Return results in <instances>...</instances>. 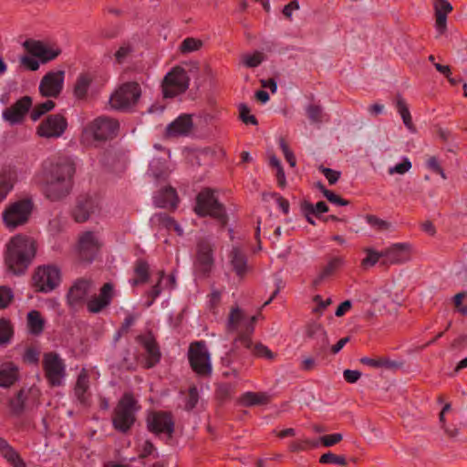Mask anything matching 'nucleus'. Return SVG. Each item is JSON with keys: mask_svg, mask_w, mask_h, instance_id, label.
Segmentation results:
<instances>
[{"mask_svg": "<svg viewBox=\"0 0 467 467\" xmlns=\"http://www.w3.org/2000/svg\"><path fill=\"white\" fill-rule=\"evenodd\" d=\"M249 349L252 351L253 355L257 358H265L270 360L275 358V354L262 343L252 344Z\"/></svg>", "mask_w": 467, "mask_h": 467, "instance_id": "nucleus-54", "label": "nucleus"}, {"mask_svg": "<svg viewBox=\"0 0 467 467\" xmlns=\"http://www.w3.org/2000/svg\"><path fill=\"white\" fill-rule=\"evenodd\" d=\"M36 292H48L57 288L61 282L60 270L55 265L39 266L32 277Z\"/></svg>", "mask_w": 467, "mask_h": 467, "instance_id": "nucleus-9", "label": "nucleus"}, {"mask_svg": "<svg viewBox=\"0 0 467 467\" xmlns=\"http://www.w3.org/2000/svg\"><path fill=\"white\" fill-rule=\"evenodd\" d=\"M198 400H199L198 389H197V388L195 386H192L189 389L187 401H186V404H185L186 410H192L193 408H195V406L198 403Z\"/></svg>", "mask_w": 467, "mask_h": 467, "instance_id": "nucleus-59", "label": "nucleus"}, {"mask_svg": "<svg viewBox=\"0 0 467 467\" xmlns=\"http://www.w3.org/2000/svg\"><path fill=\"white\" fill-rule=\"evenodd\" d=\"M451 274L457 284H467V264L461 261L454 263Z\"/></svg>", "mask_w": 467, "mask_h": 467, "instance_id": "nucleus-41", "label": "nucleus"}, {"mask_svg": "<svg viewBox=\"0 0 467 467\" xmlns=\"http://www.w3.org/2000/svg\"><path fill=\"white\" fill-rule=\"evenodd\" d=\"M18 379V368L11 362L0 366V387L9 388Z\"/></svg>", "mask_w": 467, "mask_h": 467, "instance_id": "nucleus-30", "label": "nucleus"}, {"mask_svg": "<svg viewBox=\"0 0 467 467\" xmlns=\"http://www.w3.org/2000/svg\"><path fill=\"white\" fill-rule=\"evenodd\" d=\"M302 210L305 215L314 214L319 215L328 211V207L325 202H318L316 205L309 202H304Z\"/></svg>", "mask_w": 467, "mask_h": 467, "instance_id": "nucleus-49", "label": "nucleus"}, {"mask_svg": "<svg viewBox=\"0 0 467 467\" xmlns=\"http://www.w3.org/2000/svg\"><path fill=\"white\" fill-rule=\"evenodd\" d=\"M316 343L314 346V353L317 358H325L327 357V349L329 347V339L326 331H322L318 334V337H315Z\"/></svg>", "mask_w": 467, "mask_h": 467, "instance_id": "nucleus-37", "label": "nucleus"}, {"mask_svg": "<svg viewBox=\"0 0 467 467\" xmlns=\"http://www.w3.org/2000/svg\"><path fill=\"white\" fill-rule=\"evenodd\" d=\"M54 107L55 102L50 99L36 105L31 112V119L35 121L37 120L42 115L53 109Z\"/></svg>", "mask_w": 467, "mask_h": 467, "instance_id": "nucleus-53", "label": "nucleus"}, {"mask_svg": "<svg viewBox=\"0 0 467 467\" xmlns=\"http://www.w3.org/2000/svg\"><path fill=\"white\" fill-rule=\"evenodd\" d=\"M342 440L343 435L341 433H333L320 437L319 441H317L318 443L320 442L325 447H331L340 442Z\"/></svg>", "mask_w": 467, "mask_h": 467, "instance_id": "nucleus-58", "label": "nucleus"}, {"mask_svg": "<svg viewBox=\"0 0 467 467\" xmlns=\"http://www.w3.org/2000/svg\"><path fill=\"white\" fill-rule=\"evenodd\" d=\"M149 276V265L143 260H138L134 267V277L130 280L132 287L145 283Z\"/></svg>", "mask_w": 467, "mask_h": 467, "instance_id": "nucleus-33", "label": "nucleus"}, {"mask_svg": "<svg viewBox=\"0 0 467 467\" xmlns=\"http://www.w3.org/2000/svg\"><path fill=\"white\" fill-rule=\"evenodd\" d=\"M100 247V240L94 232H85L78 239V251L79 258L84 262H92Z\"/></svg>", "mask_w": 467, "mask_h": 467, "instance_id": "nucleus-16", "label": "nucleus"}, {"mask_svg": "<svg viewBox=\"0 0 467 467\" xmlns=\"http://www.w3.org/2000/svg\"><path fill=\"white\" fill-rule=\"evenodd\" d=\"M244 319V313L236 305L231 308L228 316L226 329L228 332H234L238 329L239 325Z\"/></svg>", "mask_w": 467, "mask_h": 467, "instance_id": "nucleus-36", "label": "nucleus"}, {"mask_svg": "<svg viewBox=\"0 0 467 467\" xmlns=\"http://www.w3.org/2000/svg\"><path fill=\"white\" fill-rule=\"evenodd\" d=\"M119 130L117 120L109 117H99L94 119L86 131L90 133L97 140H106L114 138Z\"/></svg>", "mask_w": 467, "mask_h": 467, "instance_id": "nucleus-13", "label": "nucleus"}, {"mask_svg": "<svg viewBox=\"0 0 467 467\" xmlns=\"http://www.w3.org/2000/svg\"><path fill=\"white\" fill-rule=\"evenodd\" d=\"M192 127V121L191 116L181 115L167 127L166 134L169 137L187 135Z\"/></svg>", "mask_w": 467, "mask_h": 467, "instance_id": "nucleus-27", "label": "nucleus"}, {"mask_svg": "<svg viewBox=\"0 0 467 467\" xmlns=\"http://www.w3.org/2000/svg\"><path fill=\"white\" fill-rule=\"evenodd\" d=\"M141 89L136 82H127L119 86L110 96L109 103L116 109H129L138 102Z\"/></svg>", "mask_w": 467, "mask_h": 467, "instance_id": "nucleus-6", "label": "nucleus"}, {"mask_svg": "<svg viewBox=\"0 0 467 467\" xmlns=\"http://www.w3.org/2000/svg\"><path fill=\"white\" fill-rule=\"evenodd\" d=\"M174 426L172 414L169 411H153L147 418L148 430L155 434L166 433L171 438Z\"/></svg>", "mask_w": 467, "mask_h": 467, "instance_id": "nucleus-14", "label": "nucleus"}, {"mask_svg": "<svg viewBox=\"0 0 467 467\" xmlns=\"http://www.w3.org/2000/svg\"><path fill=\"white\" fill-rule=\"evenodd\" d=\"M202 47V41L193 37H186L180 46V51L187 54L199 50Z\"/></svg>", "mask_w": 467, "mask_h": 467, "instance_id": "nucleus-50", "label": "nucleus"}, {"mask_svg": "<svg viewBox=\"0 0 467 467\" xmlns=\"http://www.w3.org/2000/svg\"><path fill=\"white\" fill-rule=\"evenodd\" d=\"M39 392L35 389H21L14 398L10 399L8 407L14 416L22 415L26 410L38 405Z\"/></svg>", "mask_w": 467, "mask_h": 467, "instance_id": "nucleus-12", "label": "nucleus"}, {"mask_svg": "<svg viewBox=\"0 0 467 467\" xmlns=\"http://www.w3.org/2000/svg\"><path fill=\"white\" fill-rule=\"evenodd\" d=\"M451 274L457 284H467V264L461 261L454 263Z\"/></svg>", "mask_w": 467, "mask_h": 467, "instance_id": "nucleus-42", "label": "nucleus"}, {"mask_svg": "<svg viewBox=\"0 0 467 467\" xmlns=\"http://www.w3.org/2000/svg\"><path fill=\"white\" fill-rule=\"evenodd\" d=\"M65 72L63 70L50 71L40 81L39 91L43 97L57 98L64 87Z\"/></svg>", "mask_w": 467, "mask_h": 467, "instance_id": "nucleus-15", "label": "nucleus"}, {"mask_svg": "<svg viewBox=\"0 0 467 467\" xmlns=\"http://www.w3.org/2000/svg\"><path fill=\"white\" fill-rule=\"evenodd\" d=\"M213 247L214 245L207 239L198 243L197 254L193 264L194 275L197 277L207 276L213 267Z\"/></svg>", "mask_w": 467, "mask_h": 467, "instance_id": "nucleus-10", "label": "nucleus"}, {"mask_svg": "<svg viewBox=\"0 0 467 467\" xmlns=\"http://www.w3.org/2000/svg\"><path fill=\"white\" fill-rule=\"evenodd\" d=\"M451 274L457 284H467V264L461 261L454 263Z\"/></svg>", "mask_w": 467, "mask_h": 467, "instance_id": "nucleus-43", "label": "nucleus"}, {"mask_svg": "<svg viewBox=\"0 0 467 467\" xmlns=\"http://www.w3.org/2000/svg\"><path fill=\"white\" fill-rule=\"evenodd\" d=\"M74 173V164L67 157L45 162L40 182L47 198L53 202L65 198L71 191Z\"/></svg>", "mask_w": 467, "mask_h": 467, "instance_id": "nucleus-1", "label": "nucleus"}, {"mask_svg": "<svg viewBox=\"0 0 467 467\" xmlns=\"http://www.w3.org/2000/svg\"><path fill=\"white\" fill-rule=\"evenodd\" d=\"M154 202L159 207L175 208L178 202V196L172 187H164L154 196Z\"/></svg>", "mask_w": 467, "mask_h": 467, "instance_id": "nucleus-28", "label": "nucleus"}, {"mask_svg": "<svg viewBox=\"0 0 467 467\" xmlns=\"http://www.w3.org/2000/svg\"><path fill=\"white\" fill-rule=\"evenodd\" d=\"M149 172L156 179H165L168 175V169L165 161L161 159H153L150 163Z\"/></svg>", "mask_w": 467, "mask_h": 467, "instance_id": "nucleus-38", "label": "nucleus"}, {"mask_svg": "<svg viewBox=\"0 0 467 467\" xmlns=\"http://www.w3.org/2000/svg\"><path fill=\"white\" fill-rule=\"evenodd\" d=\"M265 60V55L262 52L255 51L253 54H243L241 56L242 64L250 68L258 67Z\"/></svg>", "mask_w": 467, "mask_h": 467, "instance_id": "nucleus-45", "label": "nucleus"}, {"mask_svg": "<svg viewBox=\"0 0 467 467\" xmlns=\"http://www.w3.org/2000/svg\"><path fill=\"white\" fill-rule=\"evenodd\" d=\"M136 339L143 346L148 354L147 367L152 368L160 361L161 356L155 337L151 332H149L146 335L138 336Z\"/></svg>", "mask_w": 467, "mask_h": 467, "instance_id": "nucleus-22", "label": "nucleus"}, {"mask_svg": "<svg viewBox=\"0 0 467 467\" xmlns=\"http://www.w3.org/2000/svg\"><path fill=\"white\" fill-rule=\"evenodd\" d=\"M319 462L323 464L334 463L341 466L347 465V460L344 456L337 455L330 451L321 455V457L319 458Z\"/></svg>", "mask_w": 467, "mask_h": 467, "instance_id": "nucleus-55", "label": "nucleus"}, {"mask_svg": "<svg viewBox=\"0 0 467 467\" xmlns=\"http://www.w3.org/2000/svg\"><path fill=\"white\" fill-rule=\"evenodd\" d=\"M382 265L403 263L409 256V245L401 243L394 244L389 248L382 251Z\"/></svg>", "mask_w": 467, "mask_h": 467, "instance_id": "nucleus-23", "label": "nucleus"}, {"mask_svg": "<svg viewBox=\"0 0 467 467\" xmlns=\"http://www.w3.org/2000/svg\"><path fill=\"white\" fill-rule=\"evenodd\" d=\"M140 408L133 394L125 392L113 410V428L120 433H128L136 421V413Z\"/></svg>", "mask_w": 467, "mask_h": 467, "instance_id": "nucleus-3", "label": "nucleus"}, {"mask_svg": "<svg viewBox=\"0 0 467 467\" xmlns=\"http://www.w3.org/2000/svg\"><path fill=\"white\" fill-rule=\"evenodd\" d=\"M275 294H273V296L267 301H265L264 303V305L259 309V312L256 315L251 317L249 321L245 324V327L238 333V335H237L238 339H241V345L244 348H251V347H252L251 336L253 335V333L254 331V325H255L256 321L258 320V318L260 317H262L261 309L263 307L268 306L275 298Z\"/></svg>", "mask_w": 467, "mask_h": 467, "instance_id": "nucleus-24", "label": "nucleus"}, {"mask_svg": "<svg viewBox=\"0 0 467 467\" xmlns=\"http://www.w3.org/2000/svg\"><path fill=\"white\" fill-rule=\"evenodd\" d=\"M45 320L37 310H32L27 314V328L30 334L38 336L44 331Z\"/></svg>", "mask_w": 467, "mask_h": 467, "instance_id": "nucleus-32", "label": "nucleus"}, {"mask_svg": "<svg viewBox=\"0 0 467 467\" xmlns=\"http://www.w3.org/2000/svg\"><path fill=\"white\" fill-rule=\"evenodd\" d=\"M90 83H91V78L86 74H81L78 78L76 85H75V89H74L75 95L78 99L85 98L88 93Z\"/></svg>", "mask_w": 467, "mask_h": 467, "instance_id": "nucleus-46", "label": "nucleus"}, {"mask_svg": "<svg viewBox=\"0 0 467 467\" xmlns=\"http://www.w3.org/2000/svg\"><path fill=\"white\" fill-rule=\"evenodd\" d=\"M395 106L402 118L404 125L410 130H413L414 127L412 124L410 113L409 111V109L407 108V105H406L404 99L400 96H397V98L395 99Z\"/></svg>", "mask_w": 467, "mask_h": 467, "instance_id": "nucleus-40", "label": "nucleus"}, {"mask_svg": "<svg viewBox=\"0 0 467 467\" xmlns=\"http://www.w3.org/2000/svg\"><path fill=\"white\" fill-rule=\"evenodd\" d=\"M367 256L362 260L361 266L364 269H367L370 266L376 265L380 259L383 260L382 252H376L372 249L367 248L366 250Z\"/></svg>", "mask_w": 467, "mask_h": 467, "instance_id": "nucleus-52", "label": "nucleus"}, {"mask_svg": "<svg viewBox=\"0 0 467 467\" xmlns=\"http://www.w3.org/2000/svg\"><path fill=\"white\" fill-rule=\"evenodd\" d=\"M14 336V327L7 318H0V346L7 345Z\"/></svg>", "mask_w": 467, "mask_h": 467, "instance_id": "nucleus-39", "label": "nucleus"}, {"mask_svg": "<svg viewBox=\"0 0 467 467\" xmlns=\"http://www.w3.org/2000/svg\"><path fill=\"white\" fill-rule=\"evenodd\" d=\"M16 178V171L12 169H5L0 172V202L13 189Z\"/></svg>", "mask_w": 467, "mask_h": 467, "instance_id": "nucleus-31", "label": "nucleus"}, {"mask_svg": "<svg viewBox=\"0 0 467 467\" xmlns=\"http://www.w3.org/2000/svg\"><path fill=\"white\" fill-rule=\"evenodd\" d=\"M368 223L379 232H389L393 230V226L389 222L381 220L374 215L367 216Z\"/></svg>", "mask_w": 467, "mask_h": 467, "instance_id": "nucleus-51", "label": "nucleus"}, {"mask_svg": "<svg viewBox=\"0 0 467 467\" xmlns=\"http://www.w3.org/2000/svg\"><path fill=\"white\" fill-rule=\"evenodd\" d=\"M96 287L92 280L88 277H79L74 281L68 292H88L95 290Z\"/></svg>", "mask_w": 467, "mask_h": 467, "instance_id": "nucleus-48", "label": "nucleus"}, {"mask_svg": "<svg viewBox=\"0 0 467 467\" xmlns=\"http://www.w3.org/2000/svg\"><path fill=\"white\" fill-rule=\"evenodd\" d=\"M344 259L339 256L331 257L327 264L322 268L316 278L313 279L314 288H317L322 283L328 280L343 265Z\"/></svg>", "mask_w": 467, "mask_h": 467, "instance_id": "nucleus-25", "label": "nucleus"}, {"mask_svg": "<svg viewBox=\"0 0 467 467\" xmlns=\"http://www.w3.org/2000/svg\"><path fill=\"white\" fill-rule=\"evenodd\" d=\"M67 128V120L58 114L50 115L37 127V133L44 138H58Z\"/></svg>", "mask_w": 467, "mask_h": 467, "instance_id": "nucleus-18", "label": "nucleus"}, {"mask_svg": "<svg viewBox=\"0 0 467 467\" xmlns=\"http://www.w3.org/2000/svg\"><path fill=\"white\" fill-rule=\"evenodd\" d=\"M112 294H99V296H93L87 302L88 310L91 313H99L104 307L109 305Z\"/></svg>", "mask_w": 467, "mask_h": 467, "instance_id": "nucleus-35", "label": "nucleus"}, {"mask_svg": "<svg viewBox=\"0 0 467 467\" xmlns=\"http://www.w3.org/2000/svg\"><path fill=\"white\" fill-rule=\"evenodd\" d=\"M239 113H240L241 119L245 124H253V125L257 124V120H256L255 117L254 115L250 114V109L247 106L241 105L239 108Z\"/></svg>", "mask_w": 467, "mask_h": 467, "instance_id": "nucleus-63", "label": "nucleus"}, {"mask_svg": "<svg viewBox=\"0 0 467 467\" xmlns=\"http://www.w3.org/2000/svg\"><path fill=\"white\" fill-rule=\"evenodd\" d=\"M306 115L312 123H321L323 121L322 109L317 105H308L306 108Z\"/></svg>", "mask_w": 467, "mask_h": 467, "instance_id": "nucleus-56", "label": "nucleus"}, {"mask_svg": "<svg viewBox=\"0 0 467 467\" xmlns=\"http://www.w3.org/2000/svg\"><path fill=\"white\" fill-rule=\"evenodd\" d=\"M411 169V162L409 158H404L402 162L396 164L393 167L389 168V174L392 175L394 173L398 174H405Z\"/></svg>", "mask_w": 467, "mask_h": 467, "instance_id": "nucleus-57", "label": "nucleus"}, {"mask_svg": "<svg viewBox=\"0 0 467 467\" xmlns=\"http://www.w3.org/2000/svg\"><path fill=\"white\" fill-rule=\"evenodd\" d=\"M190 78L184 68L174 67L164 77L161 88L164 98H174L189 88Z\"/></svg>", "mask_w": 467, "mask_h": 467, "instance_id": "nucleus-7", "label": "nucleus"}, {"mask_svg": "<svg viewBox=\"0 0 467 467\" xmlns=\"http://www.w3.org/2000/svg\"><path fill=\"white\" fill-rule=\"evenodd\" d=\"M88 376L83 369L78 377L74 389L76 397L82 404L87 402L88 398L86 396V392L88 391Z\"/></svg>", "mask_w": 467, "mask_h": 467, "instance_id": "nucleus-34", "label": "nucleus"}, {"mask_svg": "<svg viewBox=\"0 0 467 467\" xmlns=\"http://www.w3.org/2000/svg\"><path fill=\"white\" fill-rule=\"evenodd\" d=\"M239 344H241V339H238V337H236L233 341L232 348H230V350L227 351L224 354V356H223L221 358V365L223 368H242L244 357L239 350Z\"/></svg>", "mask_w": 467, "mask_h": 467, "instance_id": "nucleus-26", "label": "nucleus"}, {"mask_svg": "<svg viewBox=\"0 0 467 467\" xmlns=\"http://www.w3.org/2000/svg\"><path fill=\"white\" fill-rule=\"evenodd\" d=\"M33 210V202L29 199L18 200L9 204L3 213V219L9 229H15L26 223Z\"/></svg>", "mask_w": 467, "mask_h": 467, "instance_id": "nucleus-8", "label": "nucleus"}, {"mask_svg": "<svg viewBox=\"0 0 467 467\" xmlns=\"http://www.w3.org/2000/svg\"><path fill=\"white\" fill-rule=\"evenodd\" d=\"M467 294H455L452 297V303L456 310L462 316H467V306L463 305V300L466 298Z\"/></svg>", "mask_w": 467, "mask_h": 467, "instance_id": "nucleus-60", "label": "nucleus"}, {"mask_svg": "<svg viewBox=\"0 0 467 467\" xmlns=\"http://www.w3.org/2000/svg\"><path fill=\"white\" fill-rule=\"evenodd\" d=\"M194 211L200 216L209 215L214 218L221 226L227 224L228 217L225 209L210 189H204L198 193Z\"/></svg>", "mask_w": 467, "mask_h": 467, "instance_id": "nucleus-4", "label": "nucleus"}, {"mask_svg": "<svg viewBox=\"0 0 467 467\" xmlns=\"http://www.w3.org/2000/svg\"><path fill=\"white\" fill-rule=\"evenodd\" d=\"M229 262L233 271L240 279L251 270L246 252L239 246H233L229 253Z\"/></svg>", "mask_w": 467, "mask_h": 467, "instance_id": "nucleus-19", "label": "nucleus"}, {"mask_svg": "<svg viewBox=\"0 0 467 467\" xmlns=\"http://www.w3.org/2000/svg\"><path fill=\"white\" fill-rule=\"evenodd\" d=\"M25 49L33 57H37L42 63H47L55 59L59 54L60 49L55 46L27 39L23 43Z\"/></svg>", "mask_w": 467, "mask_h": 467, "instance_id": "nucleus-17", "label": "nucleus"}, {"mask_svg": "<svg viewBox=\"0 0 467 467\" xmlns=\"http://www.w3.org/2000/svg\"><path fill=\"white\" fill-rule=\"evenodd\" d=\"M271 397L266 392L247 391L240 396L238 403L244 407L266 405L270 402Z\"/></svg>", "mask_w": 467, "mask_h": 467, "instance_id": "nucleus-29", "label": "nucleus"}, {"mask_svg": "<svg viewBox=\"0 0 467 467\" xmlns=\"http://www.w3.org/2000/svg\"><path fill=\"white\" fill-rule=\"evenodd\" d=\"M152 222H158L160 224H161L168 230H174L179 235H182L183 234V231L181 228V226L166 213L156 214L152 218Z\"/></svg>", "mask_w": 467, "mask_h": 467, "instance_id": "nucleus-44", "label": "nucleus"}, {"mask_svg": "<svg viewBox=\"0 0 467 467\" xmlns=\"http://www.w3.org/2000/svg\"><path fill=\"white\" fill-rule=\"evenodd\" d=\"M175 277L173 275L161 274L152 292L175 289Z\"/></svg>", "mask_w": 467, "mask_h": 467, "instance_id": "nucleus-47", "label": "nucleus"}, {"mask_svg": "<svg viewBox=\"0 0 467 467\" xmlns=\"http://www.w3.org/2000/svg\"><path fill=\"white\" fill-rule=\"evenodd\" d=\"M32 105V99L25 96L18 99L13 106L3 111V118L11 124L20 122Z\"/></svg>", "mask_w": 467, "mask_h": 467, "instance_id": "nucleus-21", "label": "nucleus"}, {"mask_svg": "<svg viewBox=\"0 0 467 467\" xmlns=\"http://www.w3.org/2000/svg\"><path fill=\"white\" fill-rule=\"evenodd\" d=\"M322 331H326L323 327L316 322L308 323L306 327V335L309 338H315L318 337Z\"/></svg>", "mask_w": 467, "mask_h": 467, "instance_id": "nucleus-64", "label": "nucleus"}, {"mask_svg": "<svg viewBox=\"0 0 467 467\" xmlns=\"http://www.w3.org/2000/svg\"><path fill=\"white\" fill-rule=\"evenodd\" d=\"M314 302L317 303V306L312 309L314 314L321 315L323 311L332 303L331 298H327L325 300L321 299L319 295H317L313 298Z\"/></svg>", "mask_w": 467, "mask_h": 467, "instance_id": "nucleus-62", "label": "nucleus"}, {"mask_svg": "<svg viewBox=\"0 0 467 467\" xmlns=\"http://www.w3.org/2000/svg\"><path fill=\"white\" fill-rule=\"evenodd\" d=\"M36 254L33 239L17 234L6 244L5 263L8 269L15 275L24 273Z\"/></svg>", "mask_w": 467, "mask_h": 467, "instance_id": "nucleus-2", "label": "nucleus"}, {"mask_svg": "<svg viewBox=\"0 0 467 467\" xmlns=\"http://www.w3.org/2000/svg\"><path fill=\"white\" fill-rule=\"evenodd\" d=\"M43 369L48 383L55 387L60 386L66 376L65 364L59 356L55 352L44 354Z\"/></svg>", "mask_w": 467, "mask_h": 467, "instance_id": "nucleus-11", "label": "nucleus"}, {"mask_svg": "<svg viewBox=\"0 0 467 467\" xmlns=\"http://www.w3.org/2000/svg\"><path fill=\"white\" fill-rule=\"evenodd\" d=\"M188 359L192 369L198 376H211L213 370L211 355L204 341H194L190 344Z\"/></svg>", "mask_w": 467, "mask_h": 467, "instance_id": "nucleus-5", "label": "nucleus"}, {"mask_svg": "<svg viewBox=\"0 0 467 467\" xmlns=\"http://www.w3.org/2000/svg\"><path fill=\"white\" fill-rule=\"evenodd\" d=\"M318 446V441H310V440H305V441H293L291 444H290V450L292 451H304L306 450L307 447H317Z\"/></svg>", "mask_w": 467, "mask_h": 467, "instance_id": "nucleus-61", "label": "nucleus"}, {"mask_svg": "<svg viewBox=\"0 0 467 467\" xmlns=\"http://www.w3.org/2000/svg\"><path fill=\"white\" fill-rule=\"evenodd\" d=\"M98 201L91 196H80L73 209L72 215L76 222L87 221L98 210Z\"/></svg>", "mask_w": 467, "mask_h": 467, "instance_id": "nucleus-20", "label": "nucleus"}]
</instances>
